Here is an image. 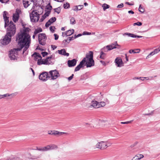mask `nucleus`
<instances>
[{"label": "nucleus", "mask_w": 160, "mask_h": 160, "mask_svg": "<svg viewBox=\"0 0 160 160\" xmlns=\"http://www.w3.org/2000/svg\"><path fill=\"white\" fill-rule=\"evenodd\" d=\"M30 30L28 28H24L23 32H20L16 37V41L21 46V48L24 47L23 54L25 53V54H27V53L25 52L28 48L31 42L30 36L27 32Z\"/></svg>", "instance_id": "nucleus-1"}, {"label": "nucleus", "mask_w": 160, "mask_h": 160, "mask_svg": "<svg viewBox=\"0 0 160 160\" xmlns=\"http://www.w3.org/2000/svg\"><path fill=\"white\" fill-rule=\"evenodd\" d=\"M48 78V75L47 72H44L40 74L39 76V79L42 81H45Z\"/></svg>", "instance_id": "nucleus-12"}, {"label": "nucleus", "mask_w": 160, "mask_h": 160, "mask_svg": "<svg viewBox=\"0 0 160 160\" xmlns=\"http://www.w3.org/2000/svg\"><path fill=\"white\" fill-rule=\"evenodd\" d=\"M91 106L94 108H99V106L98 105V102L96 101H92V102Z\"/></svg>", "instance_id": "nucleus-25"}, {"label": "nucleus", "mask_w": 160, "mask_h": 160, "mask_svg": "<svg viewBox=\"0 0 160 160\" xmlns=\"http://www.w3.org/2000/svg\"><path fill=\"white\" fill-rule=\"evenodd\" d=\"M58 52L59 54L67 56H68L69 53H67L64 49H62L61 50H58Z\"/></svg>", "instance_id": "nucleus-23"}, {"label": "nucleus", "mask_w": 160, "mask_h": 160, "mask_svg": "<svg viewBox=\"0 0 160 160\" xmlns=\"http://www.w3.org/2000/svg\"><path fill=\"white\" fill-rule=\"evenodd\" d=\"M132 160H139V159L137 157V156L136 155L133 158Z\"/></svg>", "instance_id": "nucleus-49"}, {"label": "nucleus", "mask_w": 160, "mask_h": 160, "mask_svg": "<svg viewBox=\"0 0 160 160\" xmlns=\"http://www.w3.org/2000/svg\"><path fill=\"white\" fill-rule=\"evenodd\" d=\"M160 51V46L158 48H156L153 51L151 52L147 57V59L149 58L151 56L157 53Z\"/></svg>", "instance_id": "nucleus-17"}, {"label": "nucleus", "mask_w": 160, "mask_h": 160, "mask_svg": "<svg viewBox=\"0 0 160 160\" xmlns=\"http://www.w3.org/2000/svg\"><path fill=\"white\" fill-rule=\"evenodd\" d=\"M30 69L32 70V72L33 73V75H35V72H34L32 68H30Z\"/></svg>", "instance_id": "nucleus-63"}, {"label": "nucleus", "mask_w": 160, "mask_h": 160, "mask_svg": "<svg viewBox=\"0 0 160 160\" xmlns=\"http://www.w3.org/2000/svg\"><path fill=\"white\" fill-rule=\"evenodd\" d=\"M100 62L103 64V65H106V63L104 61L101 60L100 61Z\"/></svg>", "instance_id": "nucleus-58"}, {"label": "nucleus", "mask_w": 160, "mask_h": 160, "mask_svg": "<svg viewBox=\"0 0 160 160\" xmlns=\"http://www.w3.org/2000/svg\"><path fill=\"white\" fill-rule=\"evenodd\" d=\"M132 121H127L126 122H121V124H128L129 123H130Z\"/></svg>", "instance_id": "nucleus-44"}, {"label": "nucleus", "mask_w": 160, "mask_h": 160, "mask_svg": "<svg viewBox=\"0 0 160 160\" xmlns=\"http://www.w3.org/2000/svg\"><path fill=\"white\" fill-rule=\"evenodd\" d=\"M68 38L67 39H66V40H64L63 41V42L64 43H65L66 42H67V43H68L69 42V41L68 42Z\"/></svg>", "instance_id": "nucleus-60"}, {"label": "nucleus", "mask_w": 160, "mask_h": 160, "mask_svg": "<svg viewBox=\"0 0 160 160\" xmlns=\"http://www.w3.org/2000/svg\"><path fill=\"white\" fill-rule=\"evenodd\" d=\"M139 51L140 50L139 49H136L135 50L131 49L129 50V52L130 53H139Z\"/></svg>", "instance_id": "nucleus-28"}, {"label": "nucleus", "mask_w": 160, "mask_h": 160, "mask_svg": "<svg viewBox=\"0 0 160 160\" xmlns=\"http://www.w3.org/2000/svg\"><path fill=\"white\" fill-rule=\"evenodd\" d=\"M54 37H55V40H57L58 39V36L57 35V34H54Z\"/></svg>", "instance_id": "nucleus-51"}, {"label": "nucleus", "mask_w": 160, "mask_h": 160, "mask_svg": "<svg viewBox=\"0 0 160 160\" xmlns=\"http://www.w3.org/2000/svg\"><path fill=\"white\" fill-rule=\"evenodd\" d=\"M52 48L53 50H54L55 49L57 48V46L55 45H51Z\"/></svg>", "instance_id": "nucleus-53"}, {"label": "nucleus", "mask_w": 160, "mask_h": 160, "mask_svg": "<svg viewBox=\"0 0 160 160\" xmlns=\"http://www.w3.org/2000/svg\"><path fill=\"white\" fill-rule=\"evenodd\" d=\"M73 76H74V74H72L71 76H70V77H69L68 78V80L69 81L71 80L72 79V78H73Z\"/></svg>", "instance_id": "nucleus-50"}, {"label": "nucleus", "mask_w": 160, "mask_h": 160, "mask_svg": "<svg viewBox=\"0 0 160 160\" xmlns=\"http://www.w3.org/2000/svg\"><path fill=\"white\" fill-rule=\"evenodd\" d=\"M93 53L92 51H89L86 55L85 63L87 68L91 67L94 65V61L93 59Z\"/></svg>", "instance_id": "nucleus-3"}, {"label": "nucleus", "mask_w": 160, "mask_h": 160, "mask_svg": "<svg viewBox=\"0 0 160 160\" xmlns=\"http://www.w3.org/2000/svg\"><path fill=\"white\" fill-rule=\"evenodd\" d=\"M83 7V5H79L76 6L75 8L73 10L75 11L78 10H80L82 9Z\"/></svg>", "instance_id": "nucleus-27"}, {"label": "nucleus", "mask_w": 160, "mask_h": 160, "mask_svg": "<svg viewBox=\"0 0 160 160\" xmlns=\"http://www.w3.org/2000/svg\"><path fill=\"white\" fill-rule=\"evenodd\" d=\"M128 13H131L132 14H133L134 13V12L132 10L129 11H128Z\"/></svg>", "instance_id": "nucleus-61"}, {"label": "nucleus", "mask_w": 160, "mask_h": 160, "mask_svg": "<svg viewBox=\"0 0 160 160\" xmlns=\"http://www.w3.org/2000/svg\"><path fill=\"white\" fill-rule=\"evenodd\" d=\"M77 60L75 59L70 60H69L68 62V66L69 67H73L75 66L76 64Z\"/></svg>", "instance_id": "nucleus-18"}, {"label": "nucleus", "mask_w": 160, "mask_h": 160, "mask_svg": "<svg viewBox=\"0 0 160 160\" xmlns=\"http://www.w3.org/2000/svg\"><path fill=\"white\" fill-rule=\"evenodd\" d=\"M16 95L17 93L15 92L11 94H9V93H6L3 95H2V98L7 97H9L8 99H11L15 96Z\"/></svg>", "instance_id": "nucleus-21"}, {"label": "nucleus", "mask_w": 160, "mask_h": 160, "mask_svg": "<svg viewBox=\"0 0 160 160\" xmlns=\"http://www.w3.org/2000/svg\"><path fill=\"white\" fill-rule=\"evenodd\" d=\"M53 132V134L58 135H62L63 134L66 133V132H59L57 131H54Z\"/></svg>", "instance_id": "nucleus-30"}, {"label": "nucleus", "mask_w": 160, "mask_h": 160, "mask_svg": "<svg viewBox=\"0 0 160 160\" xmlns=\"http://www.w3.org/2000/svg\"><path fill=\"white\" fill-rule=\"evenodd\" d=\"M12 37L11 35L8 36L7 34H6L4 38L1 40L0 42L3 45H6L9 43L11 41Z\"/></svg>", "instance_id": "nucleus-10"}, {"label": "nucleus", "mask_w": 160, "mask_h": 160, "mask_svg": "<svg viewBox=\"0 0 160 160\" xmlns=\"http://www.w3.org/2000/svg\"><path fill=\"white\" fill-rule=\"evenodd\" d=\"M32 56H36V57H38L39 58L38 60H40L42 59V57L40 54L37 52H34L32 55Z\"/></svg>", "instance_id": "nucleus-31"}, {"label": "nucleus", "mask_w": 160, "mask_h": 160, "mask_svg": "<svg viewBox=\"0 0 160 160\" xmlns=\"http://www.w3.org/2000/svg\"><path fill=\"white\" fill-rule=\"evenodd\" d=\"M139 11L142 12L143 13L144 11V9L142 7H141V5L140 4L138 8Z\"/></svg>", "instance_id": "nucleus-34"}, {"label": "nucleus", "mask_w": 160, "mask_h": 160, "mask_svg": "<svg viewBox=\"0 0 160 160\" xmlns=\"http://www.w3.org/2000/svg\"><path fill=\"white\" fill-rule=\"evenodd\" d=\"M53 28H55V27H53ZM50 30L52 32H53L54 30L53 29V28L52 26H51L49 28Z\"/></svg>", "instance_id": "nucleus-52"}, {"label": "nucleus", "mask_w": 160, "mask_h": 160, "mask_svg": "<svg viewBox=\"0 0 160 160\" xmlns=\"http://www.w3.org/2000/svg\"><path fill=\"white\" fill-rule=\"evenodd\" d=\"M115 62L118 67H120L123 66V63L121 58H116L115 59Z\"/></svg>", "instance_id": "nucleus-16"}, {"label": "nucleus", "mask_w": 160, "mask_h": 160, "mask_svg": "<svg viewBox=\"0 0 160 160\" xmlns=\"http://www.w3.org/2000/svg\"><path fill=\"white\" fill-rule=\"evenodd\" d=\"M142 23L140 22H135L133 23V26L138 25V26H141L142 25Z\"/></svg>", "instance_id": "nucleus-41"}, {"label": "nucleus", "mask_w": 160, "mask_h": 160, "mask_svg": "<svg viewBox=\"0 0 160 160\" xmlns=\"http://www.w3.org/2000/svg\"><path fill=\"white\" fill-rule=\"evenodd\" d=\"M38 40H46L47 38L45 33H40L38 35Z\"/></svg>", "instance_id": "nucleus-24"}, {"label": "nucleus", "mask_w": 160, "mask_h": 160, "mask_svg": "<svg viewBox=\"0 0 160 160\" xmlns=\"http://www.w3.org/2000/svg\"><path fill=\"white\" fill-rule=\"evenodd\" d=\"M52 58V57L51 56L45 59H41L40 60H38L37 64L38 65H40L41 64H51V63L50 62V59Z\"/></svg>", "instance_id": "nucleus-9"}, {"label": "nucleus", "mask_w": 160, "mask_h": 160, "mask_svg": "<svg viewBox=\"0 0 160 160\" xmlns=\"http://www.w3.org/2000/svg\"><path fill=\"white\" fill-rule=\"evenodd\" d=\"M82 36V34H78L77 35H75V38H78V37L80 36Z\"/></svg>", "instance_id": "nucleus-55"}, {"label": "nucleus", "mask_w": 160, "mask_h": 160, "mask_svg": "<svg viewBox=\"0 0 160 160\" xmlns=\"http://www.w3.org/2000/svg\"><path fill=\"white\" fill-rule=\"evenodd\" d=\"M85 58H83L82 61L80 62L79 64L75 68L74 70L75 72L79 71L81 68L83 67V65L85 63Z\"/></svg>", "instance_id": "nucleus-14"}, {"label": "nucleus", "mask_w": 160, "mask_h": 160, "mask_svg": "<svg viewBox=\"0 0 160 160\" xmlns=\"http://www.w3.org/2000/svg\"><path fill=\"white\" fill-rule=\"evenodd\" d=\"M21 13V11L20 9H17L16 12L13 15V20L15 22H16L18 20L19 14Z\"/></svg>", "instance_id": "nucleus-11"}, {"label": "nucleus", "mask_w": 160, "mask_h": 160, "mask_svg": "<svg viewBox=\"0 0 160 160\" xmlns=\"http://www.w3.org/2000/svg\"><path fill=\"white\" fill-rule=\"evenodd\" d=\"M41 54L42 56L43 57H44L45 56H47L48 55V53L46 52H42Z\"/></svg>", "instance_id": "nucleus-45"}, {"label": "nucleus", "mask_w": 160, "mask_h": 160, "mask_svg": "<svg viewBox=\"0 0 160 160\" xmlns=\"http://www.w3.org/2000/svg\"><path fill=\"white\" fill-rule=\"evenodd\" d=\"M153 112H154V111H152L151 113H148V114H146V115H152L153 113Z\"/></svg>", "instance_id": "nucleus-62"}, {"label": "nucleus", "mask_w": 160, "mask_h": 160, "mask_svg": "<svg viewBox=\"0 0 160 160\" xmlns=\"http://www.w3.org/2000/svg\"><path fill=\"white\" fill-rule=\"evenodd\" d=\"M63 7L65 9L68 8L70 7V4L68 3L67 2L63 4Z\"/></svg>", "instance_id": "nucleus-37"}, {"label": "nucleus", "mask_w": 160, "mask_h": 160, "mask_svg": "<svg viewBox=\"0 0 160 160\" xmlns=\"http://www.w3.org/2000/svg\"><path fill=\"white\" fill-rule=\"evenodd\" d=\"M48 78L52 80L56 79L59 76L58 72L56 70H51L49 72Z\"/></svg>", "instance_id": "nucleus-8"}, {"label": "nucleus", "mask_w": 160, "mask_h": 160, "mask_svg": "<svg viewBox=\"0 0 160 160\" xmlns=\"http://www.w3.org/2000/svg\"><path fill=\"white\" fill-rule=\"evenodd\" d=\"M125 3L127 4H128V5H133V4H132V3H131L129 2H125Z\"/></svg>", "instance_id": "nucleus-59"}, {"label": "nucleus", "mask_w": 160, "mask_h": 160, "mask_svg": "<svg viewBox=\"0 0 160 160\" xmlns=\"http://www.w3.org/2000/svg\"><path fill=\"white\" fill-rule=\"evenodd\" d=\"M32 56L34 58V59L35 60L37 61H38V59H39V58L38 57H36V56Z\"/></svg>", "instance_id": "nucleus-54"}, {"label": "nucleus", "mask_w": 160, "mask_h": 160, "mask_svg": "<svg viewBox=\"0 0 160 160\" xmlns=\"http://www.w3.org/2000/svg\"><path fill=\"white\" fill-rule=\"evenodd\" d=\"M123 3H121L120 4H119L118 5L117 8H122L123 7Z\"/></svg>", "instance_id": "nucleus-47"}, {"label": "nucleus", "mask_w": 160, "mask_h": 160, "mask_svg": "<svg viewBox=\"0 0 160 160\" xmlns=\"http://www.w3.org/2000/svg\"><path fill=\"white\" fill-rule=\"evenodd\" d=\"M18 158L17 157L11 158L8 160H18Z\"/></svg>", "instance_id": "nucleus-46"}, {"label": "nucleus", "mask_w": 160, "mask_h": 160, "mask_svg": "<svg viewBox=\"0 0 160 160\" xmlns=\"http://www.w3.org/2000/svg\"><path fill=\"white\" fill-rule=\"evenodd\" d=\"M55 12L59 14L60 12V9L59 8L54 9Z\"/></svg>", "instance_id": "nucleus-42"}, {"label": "nucleus", "mask_w": 160, "mask_h": 160, "mask_svg": "<svg viewBox=\"0 0 160 160\" xmlns=\"http://www.w3.org/2000/svg\"><path fill=\"white\" fill-rule=\"evenodd\" d=\"M53 131H49L48 132V133L49 134H53Z\"/></svg>", "instance_id": "nucleus-57"}, {"label": "nucleus", "mask_w": 160, "mask_h": 160, "mask_svg": "<svg viewBox=\"0 0 160 160\" xmlns=\"http://www.w3.org/2000/svg\"><path fill=\"white\" fill-rule=\"evenodd\" d=\"M91 34V32H84L82 33L83 35H90Z\"/></svg>", "instance_id": "nucleus-43"}, {"label": "nucleus", "mask_w": 160, "mask_h": 160, "mask_svg": "<svg viewBox=\"0 0 160 160\" xmlns=\"http://www.w3.org/2000/svg\"><path fill=\"white\" fill-rule=\"evenodd\" d=\"M32 3L34 4L33 0H23V4L25 8H27Z\"/></svg>", "instance_id": "nucleus-15"}, {"label": "nucleus", "mask_w": 160, "mask_h": 160, "mask_svg": "<svg viewBox=\"0 0 160 160\" xmlns=\"http://www.w3.org/2000/svg\"><path fill=\"white\" fill-rule=\"evenodd\" d=\"M8 14V13L6 11H4L3 13V17L5 22L4 27L6 28L8 25V23H9V18L7 17V15Z\"/></svg>", "instance_id": "nucleus-13"}, {"label": "nucleus", "mask_w": 160, "mask_h": 160, "mask_svg": "<svg viewBox=\"0 0 160 160\" xmlns=\"http://www.w3.org/2000/svg\"><path fill=\"white\" fill-rule=\"evenodd\" d=\"M48 16H46V15H45V13L44 14V15H43L41 18L40 20V22H42L45 19V18Z\"/></svg>", "instance_id": "nucleus-39"}, {"label": "nucleus", "mask_w": 160, "mask_h": 160, "mask_svg": "<svg viewBox=\"0 0 160 160\" xmlns=\"http://www.w3.org/2000/svg\"><path fill=\"white\" fill-rule=\"evenodd\" d=\"M66 33V32H62V36L64 37L65 36H66V35H65V33Z\"/></svg>", "instance_id": "nucleus-64"}, {"label": "nucleus", "mask_w": 160, "mask_h": 160, "mask_svg": "<svg viewBox=\"0 0 160 160\" xmlns=\"http://www.w3.org/2000/svg\"><path fill=\"white\" fill-rule=\"evenodd\" d=\"M120 48V45L117 44V42H115L110 45H107L106 47H104L102 49L100 52V58L102 59H105L106 54L103 52V51L107 52L114 48Z\"/></svg>", "instance_id": "nucleus-2"}, {"label": "nucleus", "mask_w": 160, "mask_h": 160, "mask_svg": "<svg viewBox=\"0 0 160 160\" xmlns=\"http://www.w3.org/2000/svg\"><path fill=\"white\" fill-rule=\"evenodd\" d=\"M136 156L139 159V160H140L144 157V156L141 154H138L136 155Z\"/></svg>", "instance_id": "nucleus-40"}, {"label": "nucleus", "mask_w": 160, "mask_h": 160, "mask_svg": "<svg viewBox=\"0 0 160 160\" xmlns=\"http://www.w3.org/2000/svg\"><path fill=\"white\" fill-rule=\"evenodd\" d=\"M18 45L19 47H20V48L11 49L10 52L9 57L10 59L13 60L17 59L18 58V52L20 51L23 48L22 47L21 48V46L18 43Z\"/></svg>", "instance_id": "nucleus-5"}, {"label": "nucleus", "mask_w": 160, "mask_h": 160, "mask_svg": "<svg viewBox=\"0 0 160 160\" xmlns=\"http://www.w3.org/2000/svg\"><path fill=\"white\" fill-rule=\"evenodd\" d=\"M7 26H8L7 28V35H11L12 37L16 33V27L14 23L12 21L8 24Z\"/></svg>", "instance_id": "nucleus-4"}, {"label": "nucleus", "mask_w": 160, "mask_h": 160, "mask_svg": "<svg viewBox=\"0 0 160 160\" xmlns=\"http://www.w3.org/2000/svg\"><path fill=\"white\" fill-rule=\"evenodd\" d=\"M125 55L126 56L125 58H126V61L125 62H127L128 61V57L127 56V54H125Z\"/></svg>", "instance_id": "nucleus-56"}, {"label": "nucleus", "mask_w": 160, "mask_h": 160, "mask_svg": "<svg viewBox=\"0 0 160 160\" xmlns=\"http://www.w3.org/2000/svg\"><path fill=\"white\" fill-rule=\"evenodd\" d=\"M70 24H74L76 23V21L74 18H72L70 20Z\"/></svg>", "instance_id": "nucleus-36"}, {"label": "nucleus", "mask_w": 160, "mask_h": 160, "mask_svg": "<svg viewBox=\"0 0 160 160\" xmlns=\"http://www.w3.org/2000/svg\"><path fill=\"white\" fill-rule=\"evenodd\" d=\"M42 29L41 28H38L35 29L34 34H37L40 32H42Z\"/></svg>", "instance_id": "nucleus-29"}, {"label": "nucleus", "mask_w": 160, "mask_h": 160, "mask_svg": "<svg viewBox=\"0 0 160 160\" xmlns=\"http://www.w3.org/2000/svg\"><path fill=\"white\" fill-rule=\"evenodd\" d=\"M51 146L50 145H47L45 147H40L39 151L45 152L50 150Z\"/></svg>", "instance_id": "nucleus-22"}, {"label": "nucleus", "mask_w": 160, "mask_h": 160, "mask_svg": "<svg viewBox=\"0 0 160 160\" xmlns=\"http://www.w3.org/2000/svg\"><path fill=\"white\" fill-rule=\"evenodd\" d=\"M46 40H38L39 43L40 44L42 45H44L45 44Z\"/></svg>", "instance_id": "nucleus-38"}, {"label": "nucleus", "mask_w": 160, "mask_h": 160, "mask_svg": "<svg viewBox=\"0 0 160 160\" xmlns=\"http://www.w3.org/2000/svg\"><path fill=\"white\" fill-rule=\"evenodd\" d=\"M111 145V143L108 141H101L97 143L95 145V147L96 148L104 150Z\"/></svg>", "instance_id": "nucleus-6"}, {"label": "nucleus", "mask_w": 160, "mask_h": 160, "mask_svg": "<svg viewBox=\"0 0 160 160\" xmlns=\"http://www.w3.org/2000/svg\"><path fill=\"white\" fill-rule=\"evenodd\" d=\"M52 8V7L49 4L47 5L46 6L45 9V11L46 12L45 15H46V16H48L51 12Z\"/></svg>", "instance_id": "nucleus-19"}, {"label": "nucleus", "mask_w": 160, "mask_h": 160, "mask_svg": "<svg viewBox=\"0 0 160 160\" xmlns=\"http://www.w3.org/2000/svg\"><path fill=\"white\" fill-rule=\"evenodd\" d=\"M126 35H128L129 37L132 38H136V35L133 34H132L129 33H126L125 34Z\"/></svg>", "instance_id": "nucleus-35"}, {"label": "nucleus", "mask_w": 160, "mask_h": 160, "mask_svg": "<svg viewBox=\"0 0 160 160\" xmlns=\"http://www.w3.org/2000/svg\"><path fill=\"white\" fill-rule=\"evenodd\" d=\"M75 38H75V37H74L73 36L71 37H69L68 38V39H69V41L72 40H74Z\"/></svg>", "instance_id": "nucleus-48"}, {"label": "nucleus", "mask_w": 160, "mask_h": 160, "mask_svg": "<svg viewBox=\"0 0 160 160\" xmlns=\"http://www.w3.org/2000/svg\"><path fill=\"white\" fill-rule=\"evenodd\" d=\"M102 7L103 8V10L105 11L107 9L109 8L110 6L108 5L106 3H104L102 5Z\"/></svg>", "instance_id": "nucleus-32"}, {"label": "nucleus", "mask_w": 160, "mask_h": 160, "mask_svg": "<svg viewBox=\"0 0 160 160\" xmlns=\"http://www.w3.org/2000/svg\"><path fill=\"white\" fill-rule=\"evenodd\" d=\"M74 30L73 29L69 30L66 32L65 35H66V36H70L73 33Z\"/></svg>", "instance_id": "nucleus-26"}, {"label": "nucleus", "mask_w": 160, "mask_h": 160, "mask_svg": "<svg viewBox=\"0 0 160 160\" xmlns=\"http://www.w3.org/2000/svg\"><path fill=\"white\" fill-rule=\"evenodd\" d=\"M30 17L31 22H37L39 18V14L38 13L37 10H33L30 14Z\"/></svg>", "instance_id": "nucleus-7"}, {"label": "nucleus", "mask_w": 160, "mask_h": 160, "mask_svg": "<svg viewBox=\"0 0 160 160\" xmlns=\"http://www.w3.org/2000/svg\"><path fill=\"white\" fill-rule=\"evenodd\" d=\"M56 20L55 17H52L50 18L46 23L45 26L46 27H48L52 23L55 22Z\"/></svg>", "instance_id": "nucleus-20"}, {"label": "nucleus", "mask_w": 160, "mask_h": 160, "mask_svg": "<svg viewBox=\"0 0 160 160\" xmlns=\"http://www.w3.org/2000/svg\"><path fill=\"white\" fill-rule=\"evenodd\" d=\"M98 105H99V108H100L104 106L106 104L104 102H98Z\"/></svg>", "instance_id": "nucleus-33"}]
</instances>
